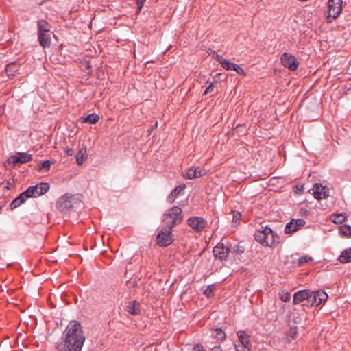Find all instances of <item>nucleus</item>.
I'll return each mask as SVG.
<instances>
[{
	"label": "nucleus",
	"mask_w": 351,
	"mask_h": 351,
	"mask_svg": "<svg viewBox=\"0 0 351 351\" xmlns=\"http://www.w3.org/2000/svg\"><path fill=\"white\" fill-rule=\"evenodd\" d=\"M184 176L190 180L195 178L194 167L188 169Z\"/></svg>",
	"instance_id": "obj_32"
},
{
	"label": "nucleus",
	"mask_w": 351,
	"mask_h": 351,
	"mask_svg": "<svg viewBox=\"0 0 351 351\" xmlns=\"http://www.w3.org/2000/svg\"><path fill=\"white\" fill-rule=\"evenodd\" d=\"M67 154L69 155V156H71L72 155V150L71 149H68L67 150Z\"/></svg>",
	"instance_id": "obj_44"
},
{
	"label": "nucleus",
	"mask_w": 351,
	"mask_h": 351,
	"mask_svg": "<svg viewBox=\"0 0 351 351\" xmlns=\"http://www.w3.org/2000/svg\"><path fill=\"white\" fill-rule=\"evenodd\" d=\"M295 231H297V228L295 227L293 220H291L290 222L287 223L285 228V234H292Z\"/></svg>",
	"instance_id": "obj_26"
},
{
	"label": "nucleus",
	"mask_w": 351,
	"mask_h": 351,
	"mask_svg": "<svg viewBox=\"0 0 351 351\" xmlns=\"http://www.w3.org/2000/svg\"><path fill=\"white\" fill-rule=\"evenodd\" d=\"M188 226L191 228L195 232H201L206 225V220L201 217H191L187 220Z\"/></svg>",
	"instance_id": "obj_9"
},
{
	"label": "nucleus",
	"mask_w": 351,
	"mask_h": 351,
	"mask_svg": "<svg viewBox=\"0 0 351 351\" xmlns=\"http://www.w3.org/2000/svg\"><path fill=\"white\" fill-rule=\"evenodd\" d=\"M211 351H222V349L220 346H215L212 348Z\"/></svg>",
	"instance_id": "obj_43"
},
{
	"label": "nucleus",
	"mask_w": 351,
	"mask_h": 351,
	"mask_svg": "<svg viewBox=\"0 0 351 351\" xmlns=\"http://www.w3.org/2000/svg\"><path fill=\"white\" fill-rule=\"evenodd\" d=\"M85 335L81 324L71 321L63 332V339L56 345L58 351H81L85 341Z\"/></svg>",
	"instance_id": "obj_1"
},
{
	"label": "nucleus",
	"mask_w": 351,
	"mask_h": 351,
	"mask_svg": "<svg viewBox=\"0 0 351 351\" xmlns=\"http://www.w3.org/2000/svg\"><path fill=\"white\" fill-rule=\"evenodd\" d=\"M175 241L173 234V229L162 226L155 238L156 244L159 247H167L171 245Z\"/></svg>",
	"instance_id": "obj_4"
},
{
	"label": "nucleus",
	"mask_w": 351,
	"mask_h": 351,
	"mask_svg": "<svg viewBox=\"0 0 351 351\" xmlns=\"http://www.w3.org/2000/svg\"><path fill=\"white\" fill-rule=\"evenodd\" d=\"M290 298H291V295L289 293H283L282 295H280V299L283 302H288L290 300Z\"/></svg>",
	"instance_id": "obj_40"
},
{
	"label": "nucleus",
	"mask_w": 351,
	"mask_h": 351,
	"mask_svg": "<svg viewBox=\"0 0 351 351\" xmlns=\"http://www.w3.org/2000/svg\"><path fill=\"white\" fill-rule=\"evenodd\" d=\"M32 160V156L26 152H17L14 155H12L8 158V162L16 165L18 163L24 164Z\"/></svg>",
	"instance_id": "obj_10"
},
{
	"label": "nucleus",
	"mask_w": 351,
	"mask_h": 351,
	"mask_svg": "<svg viewBox=\"0 0 351 351\" xmlns=\"http://www.w3.org/2000/svg\"><path fill=\"white\" fill-rule=\"evenodd\" d=\"M192 351H206V350L202 345L196 344L193 346Z\"/></svg>",
	"instance_id": "obj_41"
},
{
	"label": "nucleus",
	"mask_w": 351,
	"mask_h": 351,
	"mask_svg": "<svg viewBox=\"0 0 351 351\" xmlns=\"http://www.w3.org/2000/svg\"><path fill=\"white\" fill-rule=\"evenodd\" d=\"M328 295L323 291H309L308 306H319L327 300Z\"/></svg>",
	"instance_id": "obj_6"
},
{
	"label": "nucleus",
	"mask_w": 351,
	"mask_h": 351,
	"mask_svg": "<svg viewBox=\"0 0 351 351\" xmlns=\"http://www.w3.org/2000/svg\"><path fill=\"white\" fill-rule=\"evenodd\" d=\"M99 119V116L96 114H88L86 117L84 118L83 122L95 124Z\"/></svg>",
	"instance_id": "obj_24"
},
{
	"label": "nucleus",
	"mask_w": 351,
	"mask_h": 351,
	"mask_svg": "<svg viewBox=\"0 0 351 351\" xmlns=\"http://www.w3.org/2000/svg\"><path fill=\"white\" fill-rule=\"evenodd\" d=\"M313 195L316 199H326L329 196V192L326 189V187L322 186L320 183L314 184L312 189Z\"/></svg>",
	"instance_id": "obj_14"
},
{
	"label": "nucleus",
	"mask_w": 351,
	"mask_h": 351,
	"mask_svg": "<svg viewBox=\"0 0 351 351\" xmlns=\"http://www.w3.org/2000/svg\"><path fill=\"white\" fill-rule=\"evenodd\" d=\"M245 252V247L243 246H241L240 245H237L235 246V248L234 249V252L237 254H241L244 253Z\"/></svg>",
	"instance_id": "obj_37"
},
{
	"label": "nucleus",
	"mask_w": 351,
	"mask_h": 351,
	"mask_svg": "<svg viewBox=\"0 0 351 351\" xmlns=\"http://www.w3.org/2000/svg\"><path fill=\"white\" fill-rule=\"evenodd\" d=\"M263 230H256L255 240L262 245L275 247L280 243V237L270 228L262 227Z\"/></svg>",
	"instance_id": "obj_2"
},
{
	"label": "nucleus",
	"mask_w": 351,
	"mask_h": 351,
	"mask_svg": "<svg viewBox=\"0 0 351 351\" xmlns=\"http://www.w3.org/2000/svg\"><path fill=\"white\" fill-rule=\"evenodd\" d=\"M280 61L283 66L287 68L291 71H295L299 65V62L296 58L289 53H282L280 58Z\"/></svg>",
	"instance_id": "obj_7"
},
{
	"label": "nucleus",
	"mask_w": 351,
	"mask_h": 351,
	"mask_svg": "<svg viewBox=\"0 0 351 351\" xmlns=\"http://www.w3.org/2000/svg\"><path fill=\"white\" fill-rule=\"evenodd\" d=\"M231 250L229 247L225 246L224 244L221 243L214 247L213 250L215 257L220 260H226Z\"/></svg>",
	"instance_id": "obj_11"
},
{
	"label": "nucleus",
	"mask_w": 351,
	"mask_h": 351,
	"mask_svg": "<svg viewBox=\"0 0 351 351\" xmlns=\"http://www.w3.org/2000/svg\"><path fill=\"white\" fill-rule=\"evenodd\" d=\"M183 218L182 209L178 206H173L163 214L162 221L163 226L173 229L182 222Z\"/></svg>",
	"instance_id": "obj_3"
},
{
	"label": "nucleus",
	"mask_w": 351,
	"mask_h": 351,
	"mask_svg": "<svg viewBox=\"0 0 351 351\" xmlns=\"http://www.w3.org/2000/svg\"><path fill=\"white\" fill-rule=\"evenodd\" d=\"M186 185L184 184L177 186L171 192V195L169 197V198H172L173 199H174L178 195H180L184 191Z\"/></svg>",
	"instance_id": "obj_23"
},
{
	"label": "nucleus",
	"mask_w": 351,
	"mask_h": 351,
	"mask_svg": "<svg viewBox=\"0 0 351 351\" xmlns=\"http://www.w3.org/2000/svg\"><path fill=\"white\" fill-rule=\"evenodd\" d=\"M86 148H82L80 149L77 155L76 156V160L78 165H82L87 158L86 155Z\"/></svg>",
	"instance_id": "obj_21"
},
{
	"label": "nucleus",
	"mask_w": 351,
	"mask_h": 351,
	"mask_svg": "<svg viewBox=\"0 0 351 351\" xmlns=\"http://www.w3.org/2000/svg\"><path fill=\"white\" fill-rule=\"evenodd\" d=\"M57 208L61 212H67L72 208V196L65 195L58 199L56 203Z\"/></svg>",
	"instance_id": "obj_12"
},
{
	"label": "nucleus",
	"mask_w": 351,
	"mask_h": 351,
	"mask_svg": "<svg viewBox=\"0 0 351 351\" xmlns=\"http://www.w3.org/2000/svg\"><path fill=\"white\" fill-rule=\"evenodd\" d=\"M214 285H208L204 290V294H205L208 298H211L214 296Z\"/></svg>",
	"instance_id": "obj_28"
},
{
	"label": "nucleus",
	"mask_w": 351,
	"mask_h": 351,
	"mask_svg": "<svg viewBox=\"0 0 351 351\" xmlns=\"http://www.w3.org/2000/svg\"><path fill=\"white\" fill-rule=\"evenodd\" d=\"M125 311L132 315H139L141 313L140 304L136 300L128 302L125 304Z\"/></svg>",
	"instance_id": "obj_16"
},
{
	"label": "nucleus",
	"mask_w": 351,
	"mask_h": 351,
	"mask_svg": "<svg viewBox=\"0 0 351 351\" xmlns=\"http://www.w3.org/2000/svg\"><path fill=\"white\" fill-rule=\"evenodd\" d=\"M339 232L346 237H351V226L343 225L339 228Z\"/></svg>",
	"instance_id": "obj_25"
},
{
	"label": "nucleus",
	"mask_w": 351,
	"mask_h": 351,
	"mask_svg": "<svg viewBox=\"0 0 351 351\" xmlns=\"http://www.w3.org/2000/svg\"><path fill=\"white\" fill-rule=\"evenodd\" d=\"M308 298L309 290H300L293 295V302L294 304H298L302 302V306H308Z\"/></svg>",
	"instance_id": "obj_13"
},
{
	"label": "nucleus",
	"mask_w": 351,
	"mask_h": 351,
	"mask_svg": "<svg viewBox=\"0 0 351 351\" xmlns=\"http://www.w3.org/2000/svg\"><path fill=\"white\" fill-rule=\"evenodd\" d=\"M313 259L309 256H304L298 259V264L299 266L304 265V263L311 261Z\"/></svg>",
	"instance_id": "obj_30"
},
{
	"label": "nucleus",
	"mask_w": 351,
	"mask_h": 351,
	"mask_svg": "<svg viewBox=\"0 0 351 351\" xmlns=\"http://www.w3.org/2000/svg\"><path fill=\"white\" fill-rule=\"evenodd\" d=\"M195 178H201L206 174V171L202 169L200 167H194Z\"/></svg>",
	"instance_id": "obj_27"
},
{
	"label": "nucleus",
	"mask_w": 351,
	"mask_h": 351,
	"mask_svg": "<svg viewBox=\"0 0 351 351\" xmlns=\"http://www.w3.org/2000/svg\"><path fill=\"white\" fill-rule=\"evenodd\" d=\"M339 261L342 263L351 262V248L343 251L339 257Z\"/></svg>",
	"instance_id": "obj_20"
},
{
	"label": "nucleus",
	"mask_w": 351,
	"mask_h": 351,
	"mask_svg": "<svg viewBox=\"0 0 351 351\" xmlns=\"http://www.w3.org/2000/svg\"><path fill=\"white\" fill-rule=\"evenodd\" d=\"M49 189L48 183L42 182L38 184L31 186L26 189V193H29L31 197H37L46 193Z\"/></svg>",
	"instance_id": "obj_8"
},
{
	"label": "nucleus",
	"mask_w": 351,
	"mask_h": 351,
	"mask_svg": "<svg viewBox=\"0 0 351 351\" xmlns=\"http://www.w3.org/2000/svg\"><path fill=\"white\" fill-rule=\"evenodd\" d=\"M214 58L221 64V66H223L224 62L227 61V60L223 58L221 56L215 53H214Z\"/></svg>",
	"instance_id": "obj_35"
},
{
	"label": "nucleus",
	"mask_w": 351,
	"mask_h": 351,
	"mask_svg": "<svg viewBox=\"0 0 351 351\" xmlns=\"http://www.w3.org/2000/svg\"><path fill=\"white\" fill-rule=\"evenodd\" d=\"M51 34H53L51 31L49 32H43L41 34H38V42L43 48L50 47Z\"/></svg>",
	"instance_id": "obj_15"
},
{
	"label": "nucleus",
	"mask_w": 351,
	"mask_h": 351,
	"mask_svg": "<svg viewBox=\"0 0 351 351\" xmlns=\"http://www.w3.org/2000/svg\"><path fill=\"white\" fill-rule=\"evenodd\" d=\"M342 0H328V14L327 16V22H332L330 19H336L342 10Z\"/></svg>",
	"instance_id": "obj_5"
},
{
	"label": "nucleus",
	"mask_w": 351,
	"mask_h": 351,
	"mask_svg": "<svg viewBox=\"0 0 351 351\" xmlns=\"http://www.w3.org/2000/svg\"><path fill=\"white\" fill-rule=\"evenodd\" d=\"M237 337L241 344L246 348H250L252 344L250 341V336L245 334L243 330H239L237 332Z\"/></svg>",
	"instance_id": "obj_18"
},
{
	"label": "nucleus",
	"mask_w": 351,
	"mask_h": 351,
	"mask_svg": "<svg viewBox=\"0 0 351 351\" xmlns=\"http://www.w3.org/2000/svg\"><path fill=\"white\" fill-rule=\"evenodd\" d=\"M294 224H295V227L297 228V230L304 226L305 225V221L302 219H292Z\"/></svg>",
	"instance_id": "obj_31"
},
{
	"label": "nucleus",
	"mask_w": 351,
	"mask_h": 351,
	"mask_svg": "<svg viewBox=\"0 0 351 351\" xmlns=\"http://www.w3.org/2000/svg\"><path fill=\"white\" fill-rule=\"evenodd\" d=\"M37 27L38 34L51 32L50 24L44 19H40L37 21Z\"/></svg>",
	"instance_id": "obj_19"
},
{
	"label": "nucleus",
	"mask_w": 351,
	"mask_h": 351,
	"mask_svg": "<svg viewBox=\"0 0 351 351\" xmlns=\"http://www.w3.org/2000/svg\"><path fill=\"white\" fill-rule=\"evenodd\" d=\"M213 90H214V85L213 84H211L204 90V95H207L208 93H210L213 91Z\"/></svg>",
	"instance_id": "obj_42"
},
{
	"label": "nucleus",
	"mask_w": 351,
	"mask_h": 351,
	"mask_svg": "<svg viewBox=\"0 0 351 351\" xmlns=\"http://www.w3.org/2000/svg\"><path fill=\"white\" fill-rule=\"evenodd\" d=\"M157 126H158V122L156 121V122H155V128H156Z\"/></svg>",
	"instance_id": "obj_45"
},
{
	"label": "nucleus",
	"mask_w": 351,
	"mask_h": 351,
	"mask_svg": "<svg viewBox=\"0 0 351 351\" xmlns=\"http://www.w3.org/2000/svg\"><path fill=\"white\" fill-rule=\"evenodd\" d=\"M22 204V202H21V200L20 199L17 197L16 198H15L11 203L10 204V208L12 210H14V208H16L17 207H19V206H21Z\"/></svg>",
	"instance_id": "obj_34"
},
{
	"label": "nucleus",
	"mask_w": 351,
	"mask_h": 351,
	"mask_svg": "<svg viewBox=\"0 0 351 351\" xmlns=\"http://www.w3.org/2000/svg\"><path fill=\"white\" fill-rule=\"evenodd\" d=\"M18 197L20 199L21 202L24 203L28 198L31 197L29 193H26V190L21 193Z\"/></svg>",
	"instance_id": "obj_36"
},
{
	"label": "nucleus",
	"mask_w": 351,
	"mask_h": 351,
	"mask_svg": "<svg viewBox=\"0 0 351 351\" xmlns=\"http://www.w3.org/2000/svg\"><path fill=\"white\" fill-rule=\"evenodd\" d=\"M304 191V185L303 184H297L294 187V192L296 193H302Z\"/></svg>",
	"instance_id": "obj_39"
},
{
	"label": "nucleus",
	"mask_w": 351,
	"mask_h": 351,
	"mask_svg": "<svg viewBox=\"0 0 351 351\" xmlns=\"http://www.w3.org/2000/svg\"><path fill=\"white\" fill-rule=\"evenodd\" d=\"M241 217V215L239 212L234 213L233 219H232L233 223H239Z\"/></svg>",
	"instance_id": "obj_38"
},
{
	"label": "nucleus",
	"mask_w": 351,
	"mask_h": 351,
	"mask_svg": "<svg viewBox=\"0 0 351 351\" xmlns=\"http://www.w3.org/2000/svg\"><path fill=\"white\" fill-rule=\"evenodd\" d=\"M51 162L49 160H45L40 165H38L39 170H45L47 171L49 170L51 167Z\"/></svg>",
	"instance_id": "obj_29"
},
{
	"label": "nucleus",
	"mask_w": 351,
	"mask_h": 351,
	"mask_svg": "<svg viewBox=\"0 0 351 351\" xmlns=\"http://www.w3.org/2000/svg\"><path fill=\"white\" fill-rule=\"evenodd\" d=\"M332 221L335 223H342L346 219V215L345 213H341L338 214H335L332 216Z\"/></svg>",
	"instance_id": "obj_22"
},
{
	"label": "nucleus",
	"mask_w": 351,
	"mask_h": 351,
	"mask_svg": "<svg viewBox=\"0 0 351 351\" xmlns=\"http://www.w3.org/2000/svg\"><path fill=\"white\" fill-rule=\"evenodd\" d=\"M216 331V337L219 339L221 341H224L226 339V334L221 330V328H217L215 330Z\"/></svg>",
	"instance_id": "obj_33"
},
{
	"label": "nucleus",
	"mask_w": 351,
	"mask_h": 351,
	"mask_svg": "<svg viewBox=\"0 0 351 351\" xmlns=\"http://www.w3.org/2000/svg\"><path fill=\"white\" fill-rule=\"evenodd\" d=\"M222 67L227 71H234L239 75H245L244 70L240 66L234 63H231L228 60L224 62Z\"/></svg>",
	"instance_id": "obj_17"
}]
</instances>
